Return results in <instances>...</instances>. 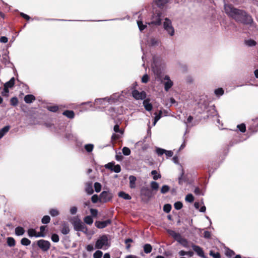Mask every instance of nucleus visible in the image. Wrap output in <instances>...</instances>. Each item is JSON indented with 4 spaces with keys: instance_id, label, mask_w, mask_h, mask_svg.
Returning <instances> with one entry per match:
<instances>
[{
    "instance_id": "f257e3e1",
    "label": "nucleus",
    "mask_w": 258,
    "mask_h": 258,
    "mask_svg": "<svg viewBox=\"0 0 258 258\" xmlns=\"http://www.w3.org/2000/svg\"><path fill=\"white\" fill-rule=\"evenodd\" d=\"M224 10L226 14L230 17L234 19L236 22L243 24H251L253 21L251 17L245 11L234 8L231 5H224Z\"/></svg>"
},
{
    "instance_id": "f03ea898",
    "label": "nucleus",
    "mask_w": 258,
    "mask_h": 258,
    "mask_svg": "<svg viewBox=\"0 0 258 258\" xmlns=\"http://www.w3.org/2000/svg\"><path fill=\"white\" fill-rule=\"evenodd\" d=\"M110 246L109 241V235L104 234L99 237L95 243V248L97 249H107Z\"/></svg>"
},
{
    "instance_id": "7ed1b4c3",
    "label": "nucleus",
    "mask_w": 258,
    "mask_h": 258,
    "mask_svg": "<svg viewBox=\"0 0 258 258\" xmlns=\"http://www.w3.org/2000/svg\"><path fill=\"white\" fill-rule=\"evenodd\" d=\"M163 28L169 36H173L174 35V29L172 25L171 21L169 19H165L163 22Z\"/></svg>"
},
{
    "instance_id": "20e7f679",
    "label": "nucleus",
    "mask_w": 258,
    "mask_h": 258,
    "mask_svg": "<svg viewBox=\"0 0 258 258\" xmlns=\"http://www.w3.org/2000/svg\"><path fill=\"white\" fill-rule=\"evenodd\" d=\"M162 17H163L161 13L157 12L154 13L152 15L151 22L150 23H148V24H152L159 26L161 24ZM146 24H147V23H146Z\"/></svg>"
},
{
    "instance_id": "39448f33",
    "label": "nucleus",
    "mask_w": 258,
    "mask_h": 258,
    "mask_svg": "<svg viewBox=\"0 0 258 258\" xmlns=\"http://www.w3.org/2000/svg\"><path fill=\"white\" fill-rule=\"evenodd\" d=\"M37 243L38 247L44 251H46L50 248V243L47 240L40 239L37 241Z\"/></svg>"
},
{
    "instance_id": "423d86ee",
    "label": "nucleus",
    "mask_w": 258,
    "mask_h": 258,
    "mask_svg": "<svg viewBox=\"0 0 258 258\" xmlns=\"http://www.w3.org/2000/svg\"><path fill=\"white\" fill-rule=\"evenodd\" d=\"M112 194L106 191H102L100 195V201L103 203H106L110 201L112 198Z\"/></svg>"
},
{
    "instance_id": "0eeeda50",
    "label": "nucleus",
    "mask_w": 258,
    "mask_h": 258,
    "mask_svg": "<svg viewBox=\"0 0 258 258\" xmlns=\"http://www.w3.org/2000/svg\"><path fill=\"white\" fill-rule=\"evenodd\" d=\"M132 95L136 100H143L146 98V93L145 91L139 92L137 90L132 91Z\"/></svg>"
},
{
    "instance_id": "6e6552de",
    "label": "nucleus",
    "mask_w": 258,
    "mask_h": 258,
    "mask_svg": "<svg viewBox=\"0 0 258 258\" xmlns=\"http://www.w3.org/2000/svg\"><path fill=\"white\" fill-rule=\"evenodd\" d=\"M164 90L167 92L173 85V82L170 80L169 76L166 75L163 78Z\"/></svg>"
},
{
    "instance_id": "1a4fd4ad",
    "label": "nucleus",
    "mask_w": 258,
    "mask_h": 258,
    "mask_svg": "<svg viewBox=\"0 0 258 258\" xmlns=\"http://www.w3.org/2000/svg\"><path fill=\"white\" fill-rule=\"evenodd\" d=\"M74 226L75 230L77 231H80L81 230L83 229L84 224L81 221L80 219H75L72 222Z\"/></svg>"
},
{
    "instance_id": "9d476101",
    "label": "nucleus",
    "mask_w": 258,
    "mask_h": 258,
    "mask_svg": "<svg viewBox=\"0 0 258 258\" xmlns=\"http://www.w3.org/2000/svg\"><path fill=\"white\" fill-rule=\"evenodd\" d=\"M111 222L112 221L110 219H108L103 221H97L95 223V225L99 229H103L110 224Z\"/></svg>"
},
{
    "instance_id": "9b49d317",
    "label": "nucleus",
    "mask_w": 258,
    "mask_h": 258,
    "mask_svg": "<svg viewBox=\"0 0 258 258\" xmlns=\"http://www.w3.org/2000/svg\"><path fill=\"white\" fill-rule=\"evenodd\" d=\"M191 247L198 256L202 258H207V257L205 255L203 249L200 246L195 244H192L191 245Z\"/></svg>"
},
{
    "instance_id": "f8f14e48",
    "label": "nucleus",
    "mask_w": 258,
    "mask_h": 258,
    "mask_svg": "<svg viewBox=\"0 0 258 258\" xmlns=\"http://www.w3.org/2000/svg\"><path fill=\"white\" fill-rule=\"evenodd\" d=\"M141 195L149 199L152 197V192L148 187L143 186L141 189Z\"/></svg>"
},
{
    "instance_id": "ddd939ff",
    "label": "nucleus",
    "mask_w": 258,
    "mask_h": 258,
    "mask_svg": "<svg viewBox=\"0 0 258 258\" xmlns=\"http://www.w3.org/2000/svg\"><path fill=\"white\" fill-rule=\"evenodd\" d=\"M28 235L29 237H43V235L41 233H37L35 229L33 228H30L27 231Z\"/></svg>"
},
{
    "instance_id": "4468645a",
    "label": "nucleus",
    "mask_w": 258,
    "mask_h": 258,
    "mask_svg": "<svg viewBox=\"0 0 258 258\" xmlns=\"http://www.w3.org/2000/svg\"><path fill=\"white\" fill-rule=\"evenodd\" d=\"M107 98V101L110 103H114L118 101L119 98V95L118 93H114L109 97Z\"/></svg>"
},
{
    "instance_id": "2eb2a0df",
    "label": "nucleus",
    "mask_w": 258,
    "mask_h": 258,
    "mask_svg": "<svg viewBox=\"0 0 258 258\" xmlns=\"http://www.w3.org/2000/svg\"><path fill=\"white\" fill-rule=\"evenodd\" d=\"M143 104L146 110L150 111L152 110L153 105L151 103H150V100L149 99L144 100L143 102Z\"/></svg>"
},
{
    "instance_id": "dca6fc26",
    "label": "nucleus",
    "mask_w": 258,
    "mask_h": 258,
    "mask_svg": "<svg viewBox=\"0 0 258 258\" xmlns=\"http://www.w3.org/2000/svg\"><path fill=\"white\" fill-rule=\"evenodd\" d=\"M178 183L180 185H182L183 183L187 181V177L184 175V170L181 169V172L178 178Z\"/></svg>"
},
{
    "instance_id": "f3484780",
    "label": "nucleus",
    "mask_w": 258,
    "mask_h": 258,
    "mask_svg": "<svg viewBox=\"0 0 258 258\" xmlns=\"http://www.w3.org/2000/svg\"><path fill=\"white\" fill-rule=\"evenodd\" d=\"M51 127H52L51 128L52 131L60 135H61V132L65 131V126L64 125H58L57 126L52 125Z\"/></svg>"
},
{
    "instance_id": "a211bd4d",
    "label": "nucleus",
    "mask_w": 258,
    "mask_h": 258,
    "mask_svg": "<svg viewBox=\"0 0 258 258\" xmlns=\"http://www.w3.org/2000/svg\"><path fill=\"white\" fill-rule=\"evenodd\" d=\"M70 230L68 223L63 222L62 224V228L61 230V233L64 235H66L70 232Z\"/></svg>"
},
{
    "instance_id": "6ab92c4d",
    "label": "nucleus",
    "mask_w": 258,
    "mask_h": 258,
    "mask_svg": "<svg viewBox=\"0 0 258 258\" xmlns=\"http://www.w3.org/2000/svg\"><path fill=\"white\" fill-rule=\"evenodd\" d=\"M10 125H6L0 130V139H2L10 130Z\"/></svg>"
},
{
    "instance_id": "aec40b11",
    "label": "nucleus",
    "mask_w": 258,
    "mask_h": 258,
    "mask_svg": "<svg viewBox=\"0 0 258 258\" xmlns=\"http://www.w3.org/2000/svg\"><path fill=\"white\" fill-rule=\"evenodd\" d=\"M35 100V97L31 94L27 95L24 97V101L26 103H31Z\"/></svg>"
},
{
    "instance_id": "412c9836",
    "label": "nucleus",
    "mask_w": 258,
    "mask_h": 258,
    "mask_svg": "<svg viewBox=\"0 0 258 258\" xmlns=\"http://www.w3.org/2000/svg\"><path fill=\"white\" fill-rule=\"evenodd\" d=\"M15 232L17 236H22L25 233V229L22 227L18 226L15 228Z\"/></svg>"
},
{
    "instance_id": "4be33fe9",
    "label": "nucleus",
    "mask_w": 258,
    "mask_h": 258,
    "mask_svg": "<svg viewBox=\"0 0 258 258\" xmlns=\"http://www.w3.org/2000/svg\"><path fill=\"white\" fill-rule=\"evenodd\" d=\"M62 114L70 119H72L75 117V113L73 110H65L63 112Z\"/></svg>"
},
{
    "instance_id": "5701e85b",
    "label": "nucleus",
    "mask_w": 258,
    "mask_h": 258,
    "mask_svg": "<svg viewBox=\"0 0 258 258\" xmlns=\"http://www.w3.org/2000/svg\"><path fill=\"white\" fill-rule=\"evenodd\" d=\"M130 186L131 188H135L136 187V177L135 176L131 175L129 177Z\"/></svg>"
},
{
    "instance_id": "b1692460",
    "label": "nucleus",
    "mask_w": 258,
    "mask_h": 258,
    "mask_svg": "<svg viewBox=\"0 0 258 258\" xmlns=\"http://www.w3.org/2000/svg\"><path fill=\"white\" fill-rule=\"evenodd\" d=\"M85 190L89 195H91L93 193L94 190L92 187V184L91 182L87 183L86 184Z\"/></svg>"
},
{
    "instance_id": "393cba45",
    "label": "nucleus",
    "mask_w": 258,
    "mask_h": 258,
    "mask_svg": "<svg viewBox=\"0 0 258 258\" xmlns=\"http://www.w3.org/2000/svg\"><path fill=\"white\" fill-rule=\"evenodd\" d=\"M118 195V197L124 200H130L132 199L131 196L129 194H126L122 191L119 192Z\"/></svg>"
},
{
    "instance_id": "a878e982",
    "label": "nucleus",
    "mask_w": 258,
    "mask_h": 258,
    "mask_svg": "<svg viewBox=\"0 0 258 258\" xmlns=\"http://www.w3.org/2000/svg\"><path fill=\"white\" fill-rule=\"evenodd\" d=\"M152 70L154 72V73L157 76H159L161 72L160 69H158V68L156 66L155 64V60H154L153 63L152 65Z\"/></svg>"
},
{
    "instance_id": "bb28decb",
    "label": "nucleus",
    "mask_w": 258,
    "mask_h": 258,
    "mask_svg": "<svg viewBox=\"0 0 258 258\" xmlns=\"http://www.w3.org/2000/svg\"><path fill=\"white\" fill-rule=\"evenodd\" d=\"M170 0H155V3L159 8H162L167 4Z\"/></svg>"
},
{
    "instance_id": "cd10ccee",
    "label": "nucleus",
    "mask_w": 258,
    "mask_h": 258,
    "mask_svg": "<svg viewBox=\"0 0 258 258\" xmlns=\"http://www.w3.org/2000/svg\"><path fill=\"white\" fill-rule=\"evenodd\" d=\"M140 17H139V19L137 20V24L139 27V30L142 31L144 30L146 27H147L146 25H144L143 21H142L141 19L140 18Z\"/></svg>"
},
{
    "instance_id": "c85d7f7f",
    "label": "nucleus",
    "mask_w": 258,
    "mask_h": 258,
    "mask_svg": "<svg viewBox=\"0 0 258 258\" xmlns=\"http://www.w3.org/2000/svg\"><path fill=\"white\" fill-rule=\"evenodd\" d=\"M7 243L10 247L14 246L16 245V241L15 239L12 237H9L7 239Z\"/></svg>"
},
{
    "instance_id": "c756f323",
    "label": "nucleus",
    "mask_w": 258,
    "mask_h": 258,
    "mask_svg": "<svg viewBox=\"0 0 258 258\" xmlns=\"http://www.w3.org/2000/svg\"><path fill=\"white\" fill-rule=\"evenodd\" d=\"M15 78L12 77L8 82H6L4 84V86H6L7 87H8L9 88H12L15 84Z\"/></svg>"
},
{
    "instance_id": "7c9ffc66",
    "label": "nucleus",
    "mask_w": 258,
    "mask_h": 258,
    "mask_svg": "<svg viewBox=\"0 0 258 258\" xmlns=\"http://www.w3.org/2000/svg\"><path fill=\"white\" fill-rule=\"evenodd\" d=\"M160 41L158 38H152L150 40V45L152 46H158Z\"/></svg>"
},
{
    "instance_id": "2f4dec72",
    "label": "nucleus",
    "mask_w": 258,
    "mask_h": 258,
    "mask_svg": "<svg viewBox=\"0 0 258 258\" xmlns=\"http://www.w3.org/2000/svg\"><path fill=\"white\" fill-rule=\"evenodd\" d=\"M143 248L144 252L147 254L150 253L152 250V247L150 244H145Z\"/></svg>"
},
{
    "instance_id": "473e14b6",
    "label": "nucleus",
    "mask_w": 258,
    "mask_h": 258,
    "mask_svg": "<svg viewBox=\"0 0 258 258\" xmlns=\"http://www.w3.org/2000/svg\"><path fill=\"white\" fill-rule=\"evenodd\" d=\"M244 43L247 46L249 47L254 46L256 45V41L252 39L245 40Z\"/></svg>"
},
{
    "instance_id": "72a5a7b5",
    "label": "nucleus",
    "mask_w": 258,
    "mask_h": 258,
    "mask_svg": "<svg viewBox=\"0 0 258 258\" xmlns=\"http://www.w3.org/2000/svg\"><path fill=\"white\" fill-rule=\"evenodd\" d=\"M46 108L51 112H56L58 109V106L57 105H48Z\"/></svg>"
},
{
    "instance_id": "f704fd0d",
    "label": "nucleus",
    "mask_w": 258,
    "mask_h": 258,
    "mask_svg": "<svg viewBox=\"0 0 258 258\" xmlns=\"http://www.w3.org/2000/svg\"><path fill=\"white\" fill-rule=\"evenodd\" d=\"M84 148L87 152H91L94 149V145L92 144H86L84 146Z\"/></svg>"
},
{
    "instance_id": "c9c22d12",
    "label": "nucleus",
    "mask_w": 258,
    "mask_h": 258,
    "mask_svg": "<svg viewBox=\"0 0 258 258\" xmlns=\"http://www.w3.org/2000/svg\"><path fill=\"white\" fill-rule=\"evenodd\" d=\"M84 222L88 225H91L93 222V218L90 216H87L84 219Z\"/></svg>"
},
{
    "instance_id": "e433bc0d",
    "label": "nucleus",
    "mask_w": 258,
    "mask_h": 258,
    "mask_svg": "<svg viewBox=\"0 0 258 258\" xmlns=\"http://www.w3.org/2000/svg\"><path fill=\"white\" fill-rule=\"evenodd\" d=\"M105 101H107V98H98L95 100V104L96 105H102L103 102Z\"/></svg>"
},
{
    "instance_id": "4c0bfd02",
    "label": "nucleus",
    "mask_w": 258,
    "mask_h": 258,
    "mask_svg": "<svg viewBox=\"0 0 258 258\" xmlns=\"http://www.w3.org/2000/svg\"><path fill=\"white\" fill-rule=\"evenodd\" d=\"M155 152H156V153L159 156H161L162 155H163L164 154V153H165V149H162V148H159V147H156V148Z\"/></svg>"
},
{
    "instance_id": "58836bf2",
    "label": "nucleus",
    "mask_w": 258,
    "mask_h": 258,
    "mask_svg": "<svg viewBox=\"0 0 258 258\" xmlns=\"http://www.w3.org/2000/svg\"><path fill=\"white\" fill-rule=\"evenodd\" d=\"M21 243L24 246H28L30 244L31 241L27 238H23L21 240Z\"/></svg>"
},
{
    "instance_id": "ea45409f",
    "label": "nucleus",
    "mask_w": 258,
    "mask_h": 258,
    "mask_svg": "<svg viewBox=\"0 0 258 258\" xmlns=\"http://www.w3.org/2000/svg\"><path fill=\"white\" fill-rule=\"evenodd\" d=\"M185 200L187 202L192 203L194 201V197L191 194H188L186 196Z\"/></svg>"
},
{
    "instance_id": "a19ab883",
    "label": "nucleus",
    "mask_w": 258,
    "mask_h": 258,
    "mask_svg": "<svg viewBox=\"0 0 258 258\" xmlns=\"http://www.w3.org/2000/svg\"><path fill=\"white\" fill-rule=\"evenodd\" d=\"M151 174L153 175V178L154 180H157L161 177L160 174H158L157 171L155 170L151 171Z\"/></svg>"
},
{
    "instance_id": "79ce46f5",
    "label": "nucleus",
    "mask_w": 258,
    "mask_h": 258,
    "mask_svg": "<svg viewBox=\"0 0 258 258\" xmlns=\"http://www.w3.org/2000/svg\"><path fill=\"white\" fill-rule=\"evenodd\" d=\"M49 214L52 217H55L59 214V211L55 209H51L49 211Z\"/></svg>"
},
{
    "instance_id": "37998d69",
    "label": "nucleus",
    "mask_w": 258,
    "mask_h": 258,
    "mask_svg": "<svg viewBox=\"0 0 258 258\" xmlns=\"http://www.w3.org/2000/svg\"><path fill=\"white\" fill-rule=\"evenodd\" d=\"M169 189L170 187L168 185H164L161 188V192L163 194H166L167 192L169 191Z\"/></svg>"
},
{
    "instance_id": "c03bdc74",
    "label": "nucleus",
    "mask_w": 258,
    "mask_h": 258,
    "mask_svg": "<svg viewBox=\"0 0 258 258\" xmlns=\"http://www.w3.org/2000/svg\"><path fill=\"white\" fill-rule=\"evenodd\" d=\"M209 111L211 112V113L209 114V115L214 116L218 115L217 111L216 110L215 106L214 105L211 107V108L209 110Z\"/></svg>"
},
{
    "instance_id": "a18cd8bd",
    "label": "nucleus",
    "mask_w": 258,
    "mask_h": 258,
    "mask_svg": "<svg viewBox=\"0 0 258 258\" xmlns=\"http://www.w3.org/2000/svg\"><path fill=\"white\" fill-rule=\"evenodd\" d=\"M171 205L169 204H165L163 207V211L166 213H168L170 212L171 210Z\"/></svg>"
},
{
    "instance_id": "49530a36",
    "label": "nucleus",
    "mask_w": 258,
    "mask_h": 258,
    "mask_svg": "<svg viewBox=\"0 0 258 258\" xmlns=\"http://www.w3.org/2000/svg\"><path fill=\"white\" fill-rule=\"evenodd\" d=\"M209 254L211 256H213V258H221V255H220V253L218 252H215L213 250H210Z\"/></svg>"
},
{
    "instance_id": "de8ad7c7",
    "label": "nucleus",
    "mask_w": 258,
    "mask_h": 258,
    "mask_svg": "<svg viewBox=\"0 0 258 258\" xmlns=\"http://www.w3.org/2000/svg\"><path fill=\"white\" fill-rule=\"evenodd\" d=\"M174 207L176 210H179L182 208L183 204L181 202H176L174 203Z\"/></svg>"
},
{
    "instance_id": "09e8293b",
    "label": "nucleus",
    "mask_w": 258,
    "mask_h": 258,
    "mask_svg": "<svg viewBox=\"0 0 258 258\" xmlns=\"http://www.w3.org/2000/svg\"><path fill=\"white\" fill-rule=\"evenodd\" d=\"M50 221V218L49 216L46 215L42 218L41 222L43 224H48Z\"/></svg>"
},
{
    "instance_id": "8fccbe9b",
    "label": "nucleus",
    "mask_w": 258,
    "mask_h": 258,
    "mask_svg": "<svg viewBox=\"0 0 258 258\" xmlns=\"http://www.w3.org/2000/svg\"><path fill=\"white\" fill-rule=\"evenodd\" d=\"M95 190L96 192H99L101 189V185L100 183L96 182L94 183Z\"/></svg>"
},
{
    "instance_id": "3c124183",
    "label": "nucleus",
    "mask_w": 258,
    "mask_h": 258,
    "mask_svg": "<svg viewBox=\"0 0 258 258\" xmlns=\"http://www.w3.org/2000/svg\"><path fill=\"white\" fill-rule=\"evenodd\" d=\"M237 127L242 133H244L246 131V126L244 123L237 125Z\"/></svg>"
},
{
    "instance_id": "603ef678",
    "label": "nucleus",
    "mask_w": 258,
    "mask_h": 258,
    "mask_svg": "<svg viewBox=\"0 0 258 258\" xmlns=\"http://www.w3.org/2000/svg\"><path fill=\"white\" fill-rule=\"evenodd\" d=\"M122 151L123 154L125 156H128V155H130V154H131L130 149L126 147H124L122 148Z\"/></svg>"
},
{
    "instance_id": "864d4df0",
    "label": "nucleus",
    "mask_w": 258,
    "mask_h": 258,
    "mask_svg": "<svg viewBox=\"0 0 258 258\" xmlns=\"http://www.w3.org/2000/svg\"><path fill=\"white\" fill-rule=\"evenodd\" d=\"M18 100L16 97H12L10 100V103L12 106H16L18 104Z\"/></svg>"
},
{
    "instance_id": "5fc2aeb1",
    "label": "nucleus",
    "mask_w": 258,
    "mask_h": 258,
    "mask_svg": "<svg viewBox=\"0 0 258 258\" xmlns=\"http://www.w3.org/2000/svg\"><path fill=\"white\" fill-rule=\"evenodd\" d=\"M51 240L54 242H57L59 241V236L57 234H52L51 237Z\"/></svg>"
},
{
    "instance_id": "6e6d98bb",
    "label": "nucleus",
    "mask_w": 258,
    "mask_h": 258,
    "mask_svg": "<svg viewBox=\"0 0 258 258\" xmlns=\"http://www.w3.org/2000/svg\"><path fill=\"white\" fill-rule=\"evenodd\" d=\"M102 254L103 252L101 251L98 250L93 254V257L94 258H101Z\"/></svg>"
},
{
    "instance_id": "4d7b16f0",
    "label": "nucleus",
    "mask_w": 258,
    "mask_h": 258,
    "mask_svg": "<svg viewBox=\"0 0 258 258\" xmlns=\"http://www.w3.org/2000/svg\"><path fill=\"white\" fill-rule=\"evenodd\" d=\"M215 94L217 96H222L224 94V90L222 88H218L215 90Z\"/></svg>"
},
{
    "instance_id": "13d9d810",
    "label": "nucleus",
    "mask_w": 258,
    "mask_h": 258,
    "mask_svg": "<svg viewBox=\"0 0 258 258\" xmlns=\"http://www.w3.org/2000/svg\"><path fill=\"white\" fill-rule=\"evenodd\" d=\"M151 187L153 190H157L159 188V184L156 181H152Z\"/></svg>"
},
{
    "instance_id": "bf43d9fd",
    "label": "nucleus",
    "mask_w": 258,
    "mask_h": 258,
    "mask_svg": "<svg viewBox=\"0 0 258 258\" xmlns=\"http://www.w3.org/2000/svg\"><path fill=\"white\" fill-rule=\"evenodd\" d=\"M112 171L115 173H119L121 171V167L119 165H114Z\"/></svg>"
},
{
    "instance_id": "052dcab7",
    "label": "nucleus",
    "mask_w": 258,
    "mask_h": 258,
    "mask_svg": "<svg viewBox=\"0 0 258 258\" xmlns=\"http://www.w3.org/2000/svg\"><path fill=\"white\" fill-rule=\"evenodd\" d=\"M114 165V162H109L104 165V167L106 169H110V170L112 171L113 166Z\"/></svg>"
},
{
    "instance_id": "680f3d73",
    "label": "nucleus",
    "mask_w": 258,
    "mask_h": 258,
    "mask_svg": "<svg viewBox=\"0 0 258 258\" xmlns=\"http://www.w3.org/2000/svg\"><path fill=\"white\" fill-rule=\"evenodd\" d=\"M9 93V88L7 87L6 86H4L3 91L2 92L3 96H6V97L8 96Z\"/></svg>"
},
{
    "instance_id": "e2e57ef3",
    "label": "nucleus",
    "mask_w": 258,
    "mask_h": 258,
    "mask_svg": "<svg viewBox=\"0 0 258 258\" xmlns=\"http://www.w3.org/2000/svg\"><path fill=\"white\" fill-rule=\"evenodd\" d=\"M149 76L147 74H145L142 78V82L143 83H147L149 81Z\"/></svg>"
},
{
    "instance_id": "0e129e2a",
    "label": "nucleus",
    "mask_w": 258,
    "mask_h": 258,
    "mask_svg": "<svg viewBox=\"0 0 258 258\" xmlns=\"http://www.w3.org/2000/svg\"><path fill=\"white\" fill-rule=\"evenodd\" d=\"M165 155L166 156L167 158L171 157L173 155V152L172 151H168L165 150V153H164Z\"/></svg>"
},
{
    "instance_id": "69168bd1",
    "label": "nucleus",
    "mask_w": 258,
    "mask_h": 258,
    "mask_svg": "<svg viewBox=\"0 0 258 258\" xmlns=\"http://www.w3.org/2000/svg\"><path fill=\"white\" fill-rule=\"evenodd\" d=\"M91 200L92 203H96L99 200L98 196L97 195H94L91 197Z\"/></svg>"
},
{
    "instance_id": "338daca9",
    "label": "nucleus",
    "mask_w": 258,
    "mask_h": 258,
    "mask_svg": "<svg viewBox=\"0 0 258 258\" xmlns=\"http://www.w3.org/2000/svg\"><path fill=\"white\" fill-rule=\"evenodd\" d=\"M234 254H235V252L233 250L229 249H228V250L226 252V255L229 257H231L232 256L234 255Z\"/></svg>"
},
{
    "instance_id": "774afa93",
    "label": "nucleus",
    "mask_w": 258,
    "mask_h": 258,
    "mask_svg": "<svg viewBox=\"0 0 258 258\" xmlns=\"http://www.w3.org/2000/svg\"><path fill=\"white\" fill-rule=\"evenodd\" d=\"M211 236V233L208 231H205L204 233V237L207 239H210Z\"/></svg>"
}]
</instances>
